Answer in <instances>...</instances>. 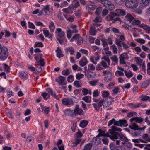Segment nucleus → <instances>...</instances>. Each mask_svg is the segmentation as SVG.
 <instances>
[{
	"mask_svg": "<svg viewBox=\"0 0 150 150\" xmlns=\"http://www.w3.org/2000/svg\"><path fill=\"white\" fill-rule=\"evenodd\" d=\"M76 98L74 96H72L71 97L70 100H69L70 105H74Z\"/></svg>",
	"mask_w": 150,
	"mask_h": 150,
	"instance_id": "7c9ffc66",
	"label": "nucleus"
},
{
	"mask_svg": "<svg viewBox=\"0 0 150 150\" xmlns=\"http://www.w3.org/2000/svg\"><path fill=\"white\" fill-rule=\"evenodd\" d=\"M103 46L105 47L104 50L108 51L109 50V47H108V45L105 39H102L101 40Z\"/></svg>",
	"mask_w": 150,
	"mask_h": 150,
	"instance_id": "f3484780",
	"label": "nucleus"
},
{
	"mask_svg": "<svg viewBox=\"0 0 150 150\" xmlns=\"http://www.w3.org/2000/svg\"><path fill=\"white\" fill-rule=\"evenodd\" d=\"M141 23V22L139 20H133L132 22V24L135 25H139Z\"/></svg>",
	"mask_w": 150,
	"mask_h": 150,
	"instance_id": "79ce46f5",
	"label": "nucleus"
},
{
	"mask_svg": "<svg viewBox=\"0 0 150 150\" xmlns=\"http://www.w3.org/2000/svg\"><path fill=\"white\" fill-rule=\"evenodd\" d=\"M91 142L93 144L98 145L101 143V139L97 136L96 137L93 138Z\"/></svg>",
	"mask_w": 150,
	"mask_h": 150,
	"instance_id": "f8f14e48",
	"label": "nucleus"
},
{
	"mask_svg": "<svg viewBox=\"0 0 150 150\" xmlns=\"http://www.w3.org/2000/svg\"><path fill=\"white\" fill-rule=\"evenodd\" d=\"M110 147L111 150H125L123 146H115V143L113 142L110 144Z\"/></svg>",
	"mask_w": 150,
	"mask_h": 150,
	"instance_id": "1a4fd4ad",
	"label": "nucleus"
},
{
	"mask_svg": "<svg viewBox=\"0 0 150 150\" xmlns=\"http://www.w3.org/2000/svg\"><path fill=\"white\" fill-rule=\"evenodd\" d=\"M84 75L82 74L78 73L76 75V79L78 80H80L84 77Z\"/></svg>",
	"mask_w": 150,
	"mask_h": 150,
	"instance_id": "49530a36",
	"label": "nucleus"
},
{
	"mask_svg": "<svg viewBox=\"0 0 150 150\" xmlns=\"http://www.w3.org/2000/svg\"><path fill=\"white\" fill-rule=\"evenodd\" d=\"M92 147V144L88 143L85 146L83 150H91Z\"/></svg>",
	"mask_w": 150,
	"mask_h": 150,
	"instance_id": "bb28decb",
	"label": "nucleus"
},
{
	"mask_svg": "<svg viewBox=\"0 0 150 150\" xmlns=\"http://www.w3.org/2000/svg\"><path fill=\"white\" fill-rule=\"evenodd\" d=\"M119 16V14L118 13L111 12L110 14L108 16L109 17L111 20H112L114 19V17H118Z\"/></svg>",
	"mask_w": 150,
	"mask_h": 150,
	"instance_id": "aec40b11",
	"label": "nucleus"
},
{
	"mask_svg": "<svg viewBox=\"0 0 150 150\" xmlns=\"http://www.w3.org/2000/svg\"><path fill=\"white\" fill-rule=\"evenodd\" d=\"M43 33L45 37H47L49 35V32L47 30H43Z\"/></svg>",
	"mask_w": 150,
	"mask_h": 150,
	"instance_id": "774afa93",
	"label": "nucleus"
},
{
	"mask_svg": "<svg viewBox=\"0 0 150 150\" xmlns=\"http://www.w3.org/2000/svg\"><path fill=\"white\" fill-rule=\"evenodd\" d=\"M43 47V45L41 42H36L34 45V47Z\"/></svg>",
	"mask_w": 150,
	"mask_h": 150,
	"instance_id": "473e14b6",
	"label": "nucleus"
},
{
	"mask_svg": "<svg viewBox=\"0 0 150 150\" xmlns=\"http://www.w3.org/2000/svg\"><path fill=\"white\" fill-rule=\"evenodd\" d=\"M103 75L105 76L104 80L108 82L112 80V73L110 70H105L103 71Z\"/></svg>",
	"mask_w": 150,
	"mask_h": 150,
	"instance_id": "20e7f679",
	"label": "nucleus"
},
{
	"mask_svg": "<svg viewBox=\"0 0 150 150\" xmlns=\"http://www.w3.org/2000/svg\"><path fill=\"white\" fill-rule=\"evenodd\" d=\"M117 135V138L112 139V140H115V139H118V137H119L120 140L122 141L121 144H122L127 141H129V139L126 137L122 134L121 133H118V134Z\"/></svg>",
	"mask_w": 150,
	"mask_h": 150,
	"instance_id": "6e6552de",
	"label": "nucleus"
},
{
	"mask_svg": "<svg viewBox=\"0 0 150 150\" xmlns=\"http://www.w3.org/2000/svg\"><path fill=\"white\" fill-rule=\"evenodd\" d=\"M142 138L146 140V141H150V138L147 134H144L142 137Z\"/></svg>",
	"mask_w": 150,
	"mask_h": 150,
	"instance_id": "c03bdc74",
	"label": "nucleus"
},
{
	"mask_svg": "<svg viewBox=\"0 0 150 150\" xmlns=\"http://www.w3.org/2000/svg\"><path fill=\"white\" fill-rule=\"evenodd\" d=\"M135 41L138 43L141 44H144L145 43L144 40L142 39H138L135 40Z\"/></svg>",
	"mask_w": 150,
	"mask_h": 150,
	"instance_id": "13d9d810",
	"label": "nucleus"
},
{
	"mask_svg": "<svg viewBox=\"0 0 150 150\" xmlns=\"http://www.w3.org/2000/svg\"><path fill=\"white\" fill-rule=\"evenodd\" d=\"M56 52L57 53V56L59 58H60L61 57H63L64 55L62 53L61 50L58 47L57 49L56 50Z\"/></svg>",
	"mask_w": 150,
	"mask_h": 150,
	"instance_id": "a211bd4d",
	"label": "nucleus"
},
{
	"mask_svg": "<svg viewBox=\"0 0 150 150\" xmlns=\"http://www.w3.org/2000/svg\"><path fill=\"white\" fill-rule=\"evenodd\" d=\"M126 18L127 20L132 23V20L134 19V18L130 14H128L126 16Z\"/></svg>",
	"mask_w": 150,
	"mask_h": 150,
	"instance_id": "b1692460",
	"label": "nucleus"
},
{
	"mask_svg": "<svg viewBox=\"0 0 150 150\" xmlns=\"http://www.w3.org/2000/svg\"><path fill=\"white\" fill-rule=\"evenodd\" d=\"M5 71L8 72L10 69V68L8 65L6 64H4Z\"/></svg>",
	"mask_w": 150,
	"mask_h": 150,
	"instance_id": "338daca9",
	"label": "nucleus"
},
{
	"mask_svg": "<svg viewBox=\"0 0 150 150\" xmlns=\"http://www.w3.org/2000/svg\"><path fill=\"white\" fill-rule=\"evenodd\" d=\"M112 130L115 132V131H119L120 132L122 131V129L121 128H118L115 126H113L111 127Z\"/></svg>",
	"mask_w": 150,
	"mask_h": 150,
	"instance_id": "58836bf2",
	"label": "nucleus"
},
{
	"mask_svg": "<svg viewBox=\"0 0 150 150\" xmlns=\"http://www.w3.org/2000/svg\"><path fill=\"white\" fill-rule=\"evenodd\" d=\"M135 59H136V62L137 64H139L140 67L141 66V64L142 61H143L139 57H136L135 58Z\"/></svg>",
	"mask_w": 150,
	"mask_h": 150,
	"instance_id": "c9c22d12",
	"label": "nucleus"
},
{
	"mask_svg": "<svg viewBox=\"0 0 150 150\" xmlns=\"http://www.w3.org/2000/svg\"><path fill=\"white\" fill-rule=\"evenodd\" d=\"M98 1L101 2L102 4L105 6L107 7L109 4H110V1L107 0H97Z\"/></svg>",
	"mask_w": 150,
	"mask_h": 150,
	"instance_id": "6ab92c4d",
	"label": "nucleus"
},
{
	"mask_svg": "<svg viewBox=\"0 0 150 150\" xmlns=\"http://www.w3.org/2000/svg\"><path fill=\"white\" fill-rule=\"evenodd\" d=\"M102 10V8L101 7H99L96 8V13L98 15H99Z\"/></svg>",
	"mask_w": 150,
	"mask_h": 150,
	"instance_id": "864d4df0",
	"label": "nucleus"
},
{
	"mask_svg": "<svg viewBox=\"0 0 150 150\" xmlns=\"http://www.w3.org/2000/svg\"><path fill=\"white\" fill-rule=\"evenodd\" d=\"M95 69V66L93 64H89L88 66L87 71H89L90 70L94 71Z\"/></svg>",
	"mask_w": 150,
	"mask_h": 150,
	"instance_id": "72a5a7b5",
	"label": "nucleus"
},
{
	"mask_svg": "<svg viewBox=\"0 0 150 150\" xmlns=\"http://www.w3.org/2000/svg\"><path fill=\"white\" fill-rule=\"evenodd\" d=\"M8 48L5 46L2 47L0 52V59L2 60L6 59L8 55Z\"/></svg>",
	"mask_w": 150,
	"mask_h": 150,
	"instance_id": "f03ea898",
	"label": "nucleus"
},
{
	"mask_svg": "<svg viewBox=\"0 0 150 150\" xmlns=\"http://www.w3.org/2000/svg\"><path fill=\"white\" fill-rule=\"evenodd\" d=\"M107 8L110 10H112L115 9V6L112 3L110 2V4H109Z\"/></svg>",
	"mask_w": 150,
	"mask_h": 150,
	"instance_id": "e433bc0d",
	"label": "nucleus"
},
{
	"mask_svg": "<svg viewBox=\"0 0 150 150\" xmlns=\"http://www.w3.org/2000/svg\"><path fill=\"white\" fill-rule=\"evenodd\" d=\"M41 95L45 100L48 99L50 97V95L48 93L45 92H43L41 94Z\"/></svg>",
	"mask_w": 150,
	"mask_h": 150,
	"instance_id": "c85d7f7f",
	"label": "nucleus"
},
{
	"mask_svg": "<svg viewBox=\"0 0 150 150\" xmlns=\"http://www.w3.org/2000/svg\"><path fill=\"white\" fill-rule=\"evenodd\" d=\"M12 114V112L10 110L8 111L6 113L7 116L11 119H13V118Z\"/></svg>",
	"mask_w": 150,
	"mask_h": 150,
	"instance_id": "603ef678",
	"label": "nucleus"
},
{
	"mask_svg": "<svg viewBox=\"0 0 150 150\" xmlns=\"http://www.w3.org/2000/svg\"><path fill=\"white\" fill-rule=\"evenodd\" d=\"M52 12L51 11L49 5H47L43 7L40 13L41 15L46 16L49 15Z\"/></svg>",
	"mask_w": 150,
	"mask_h": 150,
	"instance_id": "39448f33",
	"label": "nucleus"
},
{
	"mask_svg": "<svg viewBox=\"0 0 150 150\" xmlns=\"http://www.w3.org/2000/svg\"><path fill=\"white\" fill-rule=\"evenodd\" d=\"M73 113L76 116L77 115H83L84 114L83 110L80 108L78 105H76L75 106Z\"/></svg>",
	"mask_w": 150,
	"mask_h": 150,
	"instance_id": "423d86ee",
	"label": "nucleus"
},
{
	"mask_svg": "<svg viewBox=\"0 0 150 150\" xmlns=\"http://www.w3.org/2000/svg\"><path fill=\"white\" fill-rule=\"evenodd\" d=\"M59 80L58 81V83L59 85H64L66 84L65 83V78L61 76H59Z\"/></svg>",
	"mask_w": 150,
	"mask_h": 150,
	"instance_id": "4468645a",
	"label": "nucleus"
},
{
	"mask_svg": "<svg viewBox=\"0 0 150 150\" xmlns=\"http://www.w3.org/2000/svg\"><path fill=\"white\" fill-rule=\"evenodd\" d=\"M112 47L113 52L114 54H116L117 52V49L116 47V46L115 45H112L111 46Z\"/></svg>",
	"mask_w": 150,
	"mask_h": 150,
	"instance_id": "4d7b16f0",
	"label": "nucleus"
},
{
	"mask_svg": "<svg viewBox=\"0 0 150 150\" xmlns=\"http://www.w3.org/2000/svg\"><path fill=\"white\" fill-rule=\"evenodd\" d=\"M115 44L118 46L121 47L122 44V45L123 42L119 40H118L117 38L115 39Z\"/></svg>",
	"mask_w": 150,
	"mask_h": 150,
	"instance_id": "4c0bfd02",
	"label": "nucleus"
},
{
	"mask_svg": "<svg viewBox=\"0 0 150 150\" xmlns=\"http://www.w3.org/2000/svg\"><path fill=\"white\" fill-rule=\"evenodd\" d=\"M88 62L86 58L83 57L79 62V64L81 67H83L86 65Z\"/></svg>",
	"mask_w": 150,
	"mask_h": 150,
	"instance_id": "9d476101",
	"label": "nucleus"
},
{
	"mask_svg": "<svg viewBox=\"0 0 150 150\" xmlns=\"http://www.w3.org/2000/svg\"><path fill=\"white\" fill-rule=\"evenodd\" d=\"M104 101V99H103L100 101L98 103V106L99 108L101 107L103 105Z\"/></svg>",
	"mask_w": 150,
	"mask_h": 150,
	"instance_id": "680f3d73",
	"label": "nucleus"
},
{
	"mask_svg": "<svg viewBox=\"0 0 150 150\" xmlns=\"http://www.w3.org/2000/svg\"><path fill=\"white\" fill-rule=\"evenodd\" d=\"M70 74L69 70L68 69H66L62 71V74L64 75H68Z\"/></svg>",
	"mask_w": 150,
	"mask_h": 150,
	"instance_id": "a18cd8bd",
	"label": "nucleus"
},
{
	"mask_svg": "<svg viewBox=\"0 0 150 150\" xmlns=\"http://www.w3.org/2000/svg\"><path fill=\"white\" fill-rule=\"evenodd\" d=\"M104 69V68L102 66L101 63L98 64L96 67V69L97 70H101Z\"/></svg>",
	"mask_w": 150,
	"mask_h": 150,
	"instance_id": "3c124183",
	"label": "nucleus"
},
{
	"mask_svg": "<svg viewBox=\"0 0 150 150\" xmlns=\"http://www.w3.org/2000/svg\"><path fill=\"white\" fill-rule=\"evenodd\" d=\"M129 128L134 130H143L146 128L145 126L143 128L139 127L137 125L134 123H132L131 125L129 126Z\"/></svg>",
	"mask_w": 150,
	"mask_h": 150,
	"instance_id": "0eeeda50",
	"label": "nucleus"
},
{
	"mask_svg": "<svg viewBox=\"0 0 150 150\" xmlns=\"http://www.w3.org/2000/svg\"><path fill=\"white\" fill-rule=\"evenodd\" d=\"M28 23L29 25L28 26L29 28H32L33 29H35V25L32 23L30 22H28Z\"/></svg>",
	"mask_w": 150,
	"mask_h": 150,
	"instance_id": "0e129e2a",
	"label": "nucleus"
},
{
	"mask_svg": "<svg viewBox=\"0 0 150 150\" xmlns=\"http://www.w3.org/2000/svg\"><path fill=\"white\" fill-rule=\"evenodd\" d=\"M66 52L67 54H70V55H72L74 54V50L72 47L67 48L65 49Z\"/></svg>",
	"mask_w": 150,
	"mask_h": 150,
	"instance_id": "ddd939ff",
	"label": "nucleus"
},
{
	"mask_svg": "<svg viewBox=\"0 0 150 150\" xmlns=\"http://www.w3.org/2000/svg\"><path fill=\"white\" fill-rule=\"evenodd\" d=\"M62 104L65 105H70L69 102V100L66 98H65L62 100Z\"/></svg>",
	"mask_w": 150,
	"mask_h": 150,
	"instance_id": "393cba45",
	"label": "nucleus"
},
{
	"mask_svg": "<svg viewBox=\"0 0 150 150\" xmlns=\"http://www.w3.org/2000/svg\"><path fill=\"white\" fill-rule=\"evenodd\" d=\"M57 17L58 19L61 21H63L64 20V19L61 12H59L57 16Z\"/></svg>",
	"mask_w": 150,
	"mask_h": 150,
	"instance_id": "a19ab883",
	"label": "nucleus"
},
{
	"mask_svg": "<svg viewBox=\"0 0 150 150\" xmlns=\"http://www.w3.org/2000/svg\"><path fill=\"white\" fill-rule=\"evenodd\" d=\"M113 1L117 4H121L124 2L125 0H113Z\"/></svg>",
	"mask_w": 150,
	"mask_h": 150,
	"instance_id": "5fc2aeb1",
	"label": "nucleus"
},
{
	"mask_svg": "<svg viewBox=\"0 0 150 150\" xmlns=\"http://www.w3.org/2000/svg\"><path fill=\"white\" fill-rule=\"evenodd\" d=\"M138 4L137 0H126L125 5L128 8H134L137 7Z\"/></svg>",
	"mask_w": 150,
	"mask_h": 150,
	"instance_id": "7ed1b4c3",
	"label": "nucleus"
},
{
	"mask_svg": "<svg viewBox=\"0 0 150 150\" xmlns=\"http://www.w3.org/2000/svg\"><path fill=\"white\" fill-rule=\"evenodd\" d=\"M82 99L87 103H89L91 102V98L89 96H86L83 97Z\"/></svg>",
	"mask_w": 150,
	"mask_h": 150,
	"instance_id": "2f4dec72",
	"label": "nucleus"
},
{
	"mask_svg": "<svg viewBox=\"0 0 150 150\" xmlns=\"http://www.w3.org/2000/svg\"><path fill=\"white\" fill-rule=\"evenodd\" d=\"M111 60L115 63L117 64L118 62V59L116 55L112 56L111 57Z\"/></svg>",
	"mask_w": 150,
	"mask_h": 150,
	"instance_id": "f704fd0d",
	"label": "nucleus"
},
{
	"mask_svg": "<svg viewBox=\"0 0 150 150\" xmlns=\"http://www.w3.org/2000/svg\"><path fill=\"white\" fill-rule=\"evenodd\" d=\"M95 28H93L92 27H91L90 30V32L91 35L93 36L96 35V33Z\"/></svg>",
	"mask_w": 150,
	"mask_h": 150,
	"instance_id": "37998d69",
	"label": "nucleus"
},
{
	"mask_svg": "<svg viewBox=\"0 0 150 150\" xmlns=\"http://www.w3.org/2000/svg\"><path fill=\"white\" fill-rule=\"evenodd\" d=\"M124 73H125V76L128 78H129L132 77L133 76V74L131 71L127 72V71L125 70Z\"/></svg>",
	"mask_w": 150,
	"mask_h": 150,
	"instance_id": "c756f323",
	"label": "nucleus"
},
{
	"mask_svg": "<svg viewBox=\"0 0 150 150\" xmlns=\"http://www.w3.org/2000/svg\"><path fill=\"white\" fill-rule=\"evenodd\" d=\"M99 95V92L97 90H95L93 93V96L94 97L98 96Z\"/></svg>",
	"mask_w": 150,
	"mask_h": 150,
	"instance_id": "e2e57ef3",
	"label": "nucleus"
},
{
	"mask_svg": "<svg viewBox=\"0 0 150 150\" xmlns=\"http://www.w3.org/2000/svg\"><path fill=\"white\" fill-rule=\"evenodd\" d=\"M142 2L144 6H146L149 4V0H142Z\"/></svg>",
	"mask_w": 150,
	"mask_h": 150,
	"instance_id": "6e6d98bb",
	"label": "nucleus"
},
{
	"mask_svg": "<svg viewBox=\"0 0 150 150\" xmlns=\"http://www.w3.org/2000/svg\"><path fill=\"white\" fill-rule=\"evenodd\" d=\"M33 139L32 136H28L26 139V141L28 142H33Z\"/></svg>",
	"mask_w": 150,
	"mask_h": 150,
	"instance_id": "052dcab7",
	"label": "nucleus"
},
{
	"mask_svg": "<svg viewBox=\"0 0 150 150\" xmlns=\"http://www.w3.org/2000/svg\"><path fill=\"white\" fill-rule=\"evenodd\" d=\"M139 26L141 28H143L145 30L147 33H150V27L148 25L143 24L139 25Z\"/></svg>",
	"mask_w": 150,
	"mask_h": 150,
	"instance_id": "dca6fc26",
	"label": "nucleus"
},
{
	"mask_svg": "<svg viewBox=\"0 0 150 150\" xmlns=\"http://www.w3.org/2000/svg\"><path fill=\"white\" fill-rule=\"evenodd\" d=\"M150 83V81L149 80H146L143 82L141 85L142 88H146Z\"/></svg>",
	"mask_w": 150,
	"mask_h": 150,
	"instance_id": "5701e85b",
	"label": "nucleus"
},
{
	"mask_svg": "<svg viewBox=\"0 0 150 150\" xmlns=\"http://www.w3.org/2000/svg\"><path fill=\"white\" fill-rule=\"evenodd\" d=\"M7 92L8 93V97L10 98L11 96H13V93L12 92L11 90L8 89L7 90Z\"/></svg>",
	"mask_w": 150,
	"mask_h": 150,
	"instance_id": "8fccbe9b",
	"label": "nucleus"
},
{
	"mask_svg": "<svg viewBox=\"0 0 150 150\" xmlns=\"http://www.w3.org/2000/svg\"><path fill=\"white\" fill-rule=\"evenodd\" d=\"M88 123V122L87 121L83 120L80 122L79 126L82 128H84L87 126Z\"/></svg>",
	"mask_w": 150,
	"mask_h": 150,
	"instance_id": "4be33fe9",
	"label": "nucleus"
},
{
	"mask_svg": "<svg viewBox=\"0 0 150 150\" xmlns=\"http://www.w3.org/2000/svg\"><path fill=\"white\" fill-rule=\"evenodd\" d=\"M103 143L105 145H108V139L107 137H104L102 139Z\"/></svg>",
	"mask_w": 150,
	"mask_h": 150,
	"instance_id": "bf43d9fd",
	"label": "nucleus"
},
{
	"mask_svg": "<svg viewBox=\"0 0 150 150\" xmlns=\"http://www.w3.org/2000/svg\"><path fill=\"white\" fill-rule=\"evenodd\" d=\"M101 65H102L104 69H105L106 68H107L108 67L107 64L105 61H102L101 62Z\"/></svg>",
	"mask_w": 150,
	"mask_h": 150,
	"instance_id": "69168bd1",
	"label": "nucleus"
},
{
	"mask_svg": "<svg viewBox=\"0 0 150 150\" xmlns=\"http://www.w3.org/2000/svg\"><path fill=\"white\" fill-rule=\"evenodd\" d=\"M137 113L135 112H132L127 114V116L128 117H130L134 116L136 115Z\"/></svg>",
	"mask_w": 150,
	"mask_h": 150,
	"instance_id": "de8ad7c7",
	"label": "nucleus"
},
{
	"mask_svg": "<svg viewBox=\"0 0 150 150\" xmlns=\"http://www.w3.org/2000/svg\"><path fill=\"white\" fill-rule=\"evenodd\" d=\"M120 126H122L123 125L125 127L128 126V125L127 124V122L126 120L125 119L120 120Z\"/></svg>",
	"mask_w": 150,
	"mask_h": 150,
	"instance_id": "a878e982",
	"label": "nucleus"
},
{
	"mask_svg": "<svg viewBox=\"0 0 150 150\" xmlns=\"http://www.w3.org/2000/svg\"><path fill=\"white\" fill-rule=\"evenodd\" d=\"M49 28L51 32H53L55 29V26L53 22L51 21L50 22Z\"/></svg>",
	"mask_w": 150,
	"mask_h": 150,
	"instance_id": "412c9836",
	"label": "nucleus"
},
{
	"mask_svg": "<svg viewBox=\"0 0 150 150\" xmlns=\"http://www.w3.org/2000/svg\"><path fill=\"white\" fill-rule=\"evenodd\" d=\"M130 122H132L133 121H135L136 122L138 123H140L143 121V119L141 117H134L130 119Z\"/></svg>",
	"mask_w": 150,
	"mask_h": 150,
	"instance_id": "2eb2a0df",
	"label": "nucleus"
},
{
	"mask_svg": "<svg viewBox=\"0 0 150 150\" xmlns=\"http://www.w3.org/2000/svg\"><path fill=\"white\" fill-rule=\"evenodd\" d=\"M20 76L21 78L26 77L27 76V74L26 72L23 71H21L20 73Z\"/></svg>",
	"mask_w": 150,
	"mask_h": 150,
	"instance_id": "ea45409f",
	"label": "nucleus"
},
{
	"mask_svg": "<svg viewBox=\"0 0 150 150\" xmlns=\"http://www.w3.org/2000/svg\"><path fill=\"white\" fill-rule=\"evenodd\" d=\"M98 131L99 132L98 134L97 135L98 137L100 136H106L109 137L110 139H112L117 138V135L118 132H115L111 129H109L108 132L105 133V132L102 131L101 129H99Z\"/></svg>",
	"mask_w": 150,
	"mask_h": 150,
	"instance_id": "f257e3e1",
	"label": "nucleus"
},
{
	"mask_svg": "<svg viewBox=\"0 0 150 150\" xmlns=\"http://www.w3.org/2000/svg\"><path fill=\"white\" fill-rule=\"evenodd\" d=\"M74 80V77L72 75H70L68 77L67 79L68 81L69 82H72Z\"/></svg>",
	"mask_w": 150,
	"mask_h": 150,
	"instance_id": "09e8293b",
	"label": "nucleus"
},
{
	"mask_svg": "<svg viewBox=\"0 0 150 150\" xmlns=\"http://www.w3.org/2000/svg\"><path fill=\"white\" fill-rule=\"evenodd\" d=\"M129 141H127L125 143H124L123 145L129 148H131L132 147V144L129 142Z\"/></svg>",
	"mask_w": 150,
	"mask_h": 150,
	"instance_id": "cd10ccee",
	"label": "nucleus"
},
{
	"mask_svg": "<svg viewBox=\"0 0 150 150\" xmlns=\"http://www.w3.org/2000/svg\"><path fill=\"white\" fill-rule=\"evenodd\" d=\"M125 54H127L125 53H122L119 56V58L120 64H126V62L125 61L126 58Z\"/></svg>",
	"mask_w": 150,
	"mask_h": 150,
	"instance_id": "9b49d317",
	"label": "nucleus"
}]
</instances>
